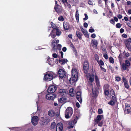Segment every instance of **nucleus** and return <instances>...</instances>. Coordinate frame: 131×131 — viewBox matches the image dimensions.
<instances>
[{
	"label": "nucleus",
	"mask_w": 131,
	"mask_h": 131,
	"mask_svg": "<svg viewBox=\"0 0 131 131\" xmlns=\"http://www.w3.org/2000/svg\"><path fill=\"white\" fill-rule=\"evenodd\" d=\"M83 66H85V67H89V63L88 61H85L84 62Z\"/></svg>",
	"instance_id": "33"
},
{
	"label": "nucleus",
	"mask_w": 131,
	"mask_h": 131,
	"mask_svg": "<svg viewBox=\"0 0 131 131\" xmlns=\"http://www.w3.org/2000/svg\"><path fill=\"white\" fill-rule=\"evenodd\" d=\"M126 45L127 49L129 50H131V46L129 42L126 43Z\"/></svg>",
	"instance_id": "29"
},
{
	"label": "nucleus",
	"mask_w": 131,
	"mask_h": 131,
	"mask_svg": "<svg viewBox=\"0 0 131 131\" xmlns=\"http://www.w3.org/2000/svg\"><path fill=\"white\" fill-rule=\"evenodd\" d=\"M61 32L57 28H54L52 29L50 32L51 36L52 38H55L56 36H59L60 35Z\"/></svg>",
	"instance_id": "3"
},
{
	"label": "nucleus",
	"mask_w": 131,
	"mask_h": 131,
	"mask_svg": "<svg viewBox=\"0 0 131 131\" xmlns=\"http://www.w3.org/2000/svg\"><path fill=\"white\" fill-rule=\"evenodd\" d=\"M50 121V119L49 118H46L45 119L42 121L43 124V125H46L48 124V123Z\"/></svg>",
	"instance_id": "25"
},
{
	"label": "nucleus",
	"mask_w": 131,
	"mask_h": 131,
	"mask_svg": "<svg viewBox=\"0 0 131 131\" xmlns=\"http://www.w3.org/2000/svg\"><path fill=\"white\" fill-rule=\"evenodd\" d=\"M83 33L86 37L88 38H89V34L86 31H85L83 32Z\"/></svg>",
	"instance_id": "32"
},
{
	"label": "nucleus",
	"mask_w": 131,
	"mask_h": 131,
	"mask_svg": "<svg viewBox=\"0 0 131 131\" xmlns=\"http://www.w3.org/2000/svg\"><path fill=\"white\" fill-rule=\"evenodd\" d=\"M83 26L84 27L86 28L88 27V24L87 23L85 22L84 23Z\"/></svg>",
	"instance_id": "56"
},
{
	"label": "nucleus",
	"mask_w": 131,
	"mask_h": 131,
	"mask_svg": "<svg viewBox=\"0 0 131 131\" xmlns=\"http://www.w3.org/2000/svg\"><path fill=\"white\" fill-rule=\"evenodd\" d=\"M103 113V111L102 109H99V114H101Z\"/></svg>",
	"instance_id": "60"
},
{
	"label": "nucleus",
	"mask_w": 131,
	"mask_h": 131,
	"mask_svg": "<svg viewBox=\"0 0 131 131\" xmlns=\"http://www.w3.org/2000/svg\"><path fill=\"white\" fill-rule=\"evenodd\" d=\"M63 128V125L61 123H58L56 127V131H62Z\"/></svg>",
	"instance_id": "9"
},
{
	"label": "nucleus",
	"mask_w": 131,
	"mask_h": 131,
	"mask_svg": "<svg viewBox=\"0 0 131 131\" xmlns=\"http://www.w3.org/2000/svg\"><path fill=\"white\" fill-rule=\"evenodd\" d=\"M116 80L118 82L120 81L121 80V78L120 77H117L115 78Z\"/></svg>",
	"instance_id": "50"
},
{
	"label": "nucleus",
	"mask_w": 131,
	"mask_h": 131,
	"mask_svg": "<svg viewBox=\"0 0 131 131\" xmlns=\"http://www.w3.org/2000/svg\"><path fill=\"white\" fill-rule=\"evenodd\" d=\"M125 64L129 67L130 65V62L129 60H125Z\"/></svg>",
	"instance_id": "36"
},
{
	"label": "nucleus",
	"mask_w": 131,
	"mask_h": 131,
	"mask_svg": "<svg viewBox=\"0 0 131 131\" xmlns=\"http://www.w3.org/2000/svg\"><path fill=\"white\" fill-rule=\"evenodd\" d=\"M66 90L63 89H61L59 90V93L61 95H63L66 94Z\"/></svg>",
	"instance_id": "16"
},
{
	"label": "nucleus",
	"mask_w": 131,
	"mask_h": 131,
	"mask_svg": "<svg viewBox=\"0 0 131 131\" xmlns=\"http://www.w3.org/2000/svg\"><path fill=\"white\" fill-rule=\"evenodd\" d=\"M109 60L110 62V63H112V64H113L114 63V61L113 58L111 57H110L109 58Z\"/></svg>",
	"instance_id": "34"
},
{
	"label": "nucleus",
	"mask_w": 131,
	"mask_h": 131,
	"mask_svg": "<svg viewBox=\"0 0 131 131\" xmlns=\"http://www.w3.org/2000/svg\"><path fill=\"white\" fill-rule=\"evenodd\" d=\"M94 56L95 60L98 63V55L97 54H95L94 55Z\"/></svg>",
	"instance_id": "39"
},
{
	"label": "nucleus",
	"mask_w": 131,
	"mask_h": 131,
	"mask_svg": "<svg viewBox=\"0 0 131 131\" xmlns=\"http://www.w3.org/2000/svg\"><path fill=\"white\" fill-rule=\"evenodd\" d=\"M110 95L111 96V99H116V98L115 96L114 92L113 90H111Z\"/></svg>",
	"instance_id": "20"
},
{
	"label": "nucleus",
	"mask_w": 131,
	"mask_h": 131,
	"mask_svg": "<svg viewBox=\"0 0 131 131\" xmlns=\"http://www.w3.org/2000/svg\"><path fill=\"white\" fill-rule=\"evenodd\" d=\"M78 119V117L77 116H75L73 119L70 122V124L72 125L75 124L77 122Z\"/></svg>",
	"instance_id": "19"
},
{
	"label": "nucleus",
	"mask_w": 131,
	"mask_h": 131,
	"mask_svg": "<svg viewBox=\"0 0 131 131\" xmlns=\"http://www.w3.org/2000/svg\"><path fill=\"white\" fill-rule=\"evenodd\" d=\"M122 79L124 83L125 87L127 89H128L129 86L126 79L123 77L122 78Z\"/></svg>",
	"instance_id": "15"
},
{
	"label": "nucleus",
	"mask_w": 131,
	"mask_h": 131,
	"mask_svg": "<svg viewBox=\"0 0 131 131\" xmlns=\"http://www.w3.org/2000/svg\"><path fill=\"white\" fill-rule=\"evenodd\" d=\"M61 45L60 44H59L56 46L57 49L58 50H60L61 49Z\"/></svg>",
	"instance_id": "35"
},
{
	"label": "nucleus",
	"mask_w": 131,
	"mask_h": 131,
	"mask_svg": "<svg viewBox=\"0 0 131 131\" xmlns=\"http://www.w3.org/2000/svg\"><path fill=\"white\" fill-rule=\"evenodd\" d=\"M53 57L55 58H56L58 56L56 53H54L52 54Z\"/></svg>",
	"instance_id": "53"
},
{
	"label": "nucleus",
	"mask_w": 131,
	"mask_h": 131,
	"mask_svg": "<svg viewBox=\"0 0 131 131\" xmlns=\"http://www.w3.org/2000/svg\"><path fill=\"white\" fill-rule=\"evenodd\" d=\"M56 127V124L55 122H53L51 123V129H54Z\"/></svg>",
	"instance_id": "31"
},
{
	"label": "nucleus",
	"mask_w": 131,
	"mask_h": 131,
	"mask_svg": "<svg viewBox=\"0 0 131 131\" xmlns=\"http://www.w3.org/2000/svg\"><path fill=\"white\" fill-rule=\"evenodd\" d=\"M89 67H85V66H83L84 72L85 74H86L88 73L89 70Z\"/></svg>",
	"instance_id": "26"
},
{
	"label": "nucleus",
	"mask_w": 131,
	"mask_h": 131,
	"mask_svg": "<svg viewBox=\"0 0 131 131\" xmlns=\"http://www.w3.org/2000/svg\"><path fill=\"white\" fill-rule=\"evenodd\" d=\"M57 88L56 86L51 85L47 89L48 92L50 93H53L56 90Z\"/></svg>",
	"instance_id": "6"
},
{
	"label": "nucleus",
	"mask_w": 131,
	"mask_h": 131,
	"mask_svg": "<svg viewBox=\"0 0 131 131\" xmlns=\"http://www.w3.org/2000/svg\"><path fill=\"white\" fill-rule=\"evenodd\" d=\"M99 64L100 67V69L102 71L105 72L106 70L104 66V62L102 60H100Z\"/></svg>",
	"instance_id": "12"
},
{
	"label": "nucleus",
	"mask_w": 131,
	"mask_h": 131,
	"mask_svg": "<svg viewBox=\"0 0 131 131\" xmlns=\"http://www.w3.org/2000/svg\"><path fill=\"white\" fill-rule=\"evenodd\" d=\"M55 2L56 4L57 5H56L54 6V9L56 12L57 13H60L61 12V10L59 8H58L57 6H59V5L57 3V2L56 1H55Z\"/></svg>",
	"instance_id": "22"
},
{
	"label": "nucleus",
	"mask_w": 131,
	"mask_h": 131,
	"mask_svg": "<svg viewBox=\"0 0 131 131\" xmlns=\"http://www.w3.org/2000/svg\"><path fill=\"white\" fill-rule=\"evenodd\" d=\"M68 61L67 59H61L59 58V62L60 63L61 65H64Z\"/></svg>",
	"instance_id": "17"
},
{
	"label": "nucleus",
	"mask_w": 131,
	"mask_h": 131,
	"mask_svg": "<svg viewBox=\"0 0 131 131\" xmlns=\"http://www.w3.org/2000/svg\"><path fill=\"white\" fill-rule=\"evenodd\" d=\"M122 36L124 38H126L127 37V35L125 34H123L122 35Z\"/></svg>",
	"instance_id": "63"
},
{
	"label": "nucleus",
	"mask_w": 131,
	"mask_h": 131,
	"mask_svg": "<svg viewBox=\"0 0 131 131\" xmlns=\"http://www.w3.org/2000/svg\"><path fill=\"white\" fill-rule=\"evenodd\" d=\"M67 100V98L65 97H62L59 98V103H64L66 102Z\"/></svg>",
	"instance_id": "21"
},
{
	"label": "nucleus",
	"mask_w": 131,
	"mask_h": 131,
	"mask_svg": "<svg viewBox=\"0 0 131 131\" xmlns=\"http://www.w3.org/2000/svg\"><path fill=\"white\" fill-rule=\"evenodd\" d=\"M94 121L96 124H98V115L97 116L96 119H95Z\"/></svg>",
	"instance_id": "45"
},
{
	"label": "nucleus",
	"mask_w": 131,
	"mask_h": 131,
	"mask_svg": "<svg viewBox=\"0 0 131 131\" xmlns=\"http://www.w3.org/2000/svg\"><path fill=\"white\" fill-rule=\"evenodd\" d=\"M73 113V110L72 108L69 107H68L65 111V117L66 118H69L72 116Z\"/></svg>",
	"instance_id": "4"
},
{
	"label": "nucleus",
	"mask_w": 131,
	"mask_h": 131,
	"mask_svg": "<svg viewBox=\"0 0 131 131\" xmlns=\"http://www.w3.org/2000/svg\"><path fill=\"white\" fill-rule=\"evenodd\" d=\"M76 97L81 96V93L80 91H78L77 93Z\"/></svg>",
	"instance_id": "43"
},
{
	"label": "nucleus",
	"mask_w": 131,
	"mask_h": 131,
	"mask_svg": "<svg viewBox=\"0 0 131 131\" xmlns=\"http://www.w3.org/2000/svg\"><path fill=\"white\" fill-rule=\"evenodd\" d=\"M89 31L91 33L93 32L94 31V29L93 28L89 29Z\"/></svg>",
	"instance_id": "55"
},
{
	"label": "nucleus",
	"mask_w": 131,
	"mask_h": 131,
	"mask_svg": "<svg viewBox=\"0 0 131 131\" xmlns=\"http://www.w3.org/2000/svg\"><path fill=\"white\" fill-rule=\"evenodd\" d=\"M101 48L102 50L105 52L107 53L105 47L104 45H102L101 46Z\"/></svg>",
	"instance_id": "37"
},
{
	"label": "nucleus",
	"mask_w": 131,
	"mask_h": 131,
	"mask_svg": "<svg viewBox=\"0 0 131 131\" xmlns=\"http://www.w3.org/2000/svg\"><path fill=\"white\" fill-rule=\"evenodd\" d=\"M58 19L59 21H63L64 20V18L62 16H61L60 17H59L58 18Z\"/></svg>",
	"instance_id": "40"
},
{
	"label": "nucleus",
	"mask_w": 131,
	"mask_h": 131,
	"mask_svg": "<svg viewBox=\"0 0 131 131\" xmlns=\"http://www.w3.org/2000/svg\"><path fill=\"white\" fill-rule=\"evenodd\" d=\"M98 93V91L97 89L94 88L92 89V96L93 97L95 98H96L97 97Z\"/></svg>",
	"instance_id": "13"
},
{
	"label": "nucleus",
	"mask_w": 131,
	"mask_h": 131,
	"mask_svg": "<svg viewBox=\"0 0 131 131\" xmlns=\"http://www.w3.org/2000/svg\"><path fill=\"white\" fill-rule=\"evenodd\" d=\"M56 95L55 94H53L52 93H48L46 95V98L48 100H53L54 98L56 97Z\"/></svg>",
	"instance_id": "7"
},
{
	"label": "nucleus",
	"mask_w": 131,
	"mask_h": 131,
	"mask_svg": "<svg viewBox=\"0 0 131 131\" xmlns=\"http://www.w3.org/2000/svg\"><path fill=\"white\" fill-rule=\"evenodd\" d=\"M56 76V74L53 72H48L44 76L43 79L45 81H49L52 80Z\"/></svg>",
	"instance_id": "2"
},
{
	"label": "nucleus",
	"mask_w": 131,
	"mask_h": 131,
	"mask_svg": "<svg viewBox=\"0 0 131 131\" xmlns=\"http://www.w3.org/2000/svg\"><path fill=\"white\" fill-rule=\"evenodd\" d=\"M54 114L55 113L54 111L52 110H50L48 112V115L51 117L54 116Z\"/></svg>",
	"instance_id": "24"
},
{
	"label": "nucleus",
	"mask_w": 131,
	"mask_h": 131,
	"mask_svg": "<svg viewBox=\"0 0 131 131\" xmlns=\"http://www.w3.org/2000/svg\"><path fill=\"white\" fill-rule=\"evenodd\" d=\"M75 18L77 21L78 22L79 20V14L78 10L76 11Z\"/></svg>",
	"instance_id": "27"
},
{
	"label": "nucleus",
	"mask_w": 131,
	"mask_h": 131,
	"mask_svg": "<svg viewBox=\"0 0 131 131\" xmlns=\"http://www.w3.org/2000/svg\"><path fill=\"white\" fill-rule=\"evenodd\" d=\"M73 50L74 51V52L75 53V55L76 56H77V51L76 50V49L75 47L72 48Z\"/></svg>",
	"instance_id": "51"
},
{
	"label": "nucleus",
	"mask_w": 131,
	"mask_h": 131,
	"mask_svg": "<svg viewBox=\"0 0 131 131\" xmlns=\"http://www.w3.org/2000/svg\"><path fill=\"white\" fill-rule=\"evenodd\" d=\"M84 15L85 16V17L83 18V20H86L88 19V16L87 14H85Z\"/></svg>",
	"instance_id": "46"
},
{
	"label": "nucleus",
	"mask_w": 131,
	"mask_h": 131,
	"mask_svg": "<svg viewBox=\"0 0 131 131\" xmlns=\"http://www.w3.org/2000/svg\"><path fill=\"white\" fill-rule=\"evenodd\" d=\"M103 57L105 58L107 60L108 58V56L107 54H106V53H103Z\"/></svg>",
	"instance_id": "44"
},
{
	"label": "nucleus",
	"mask_w": 131,
	"mask_h": 131,
	"mask_svg": "<svg viewBox=\"0 0 131 131\" xmlns=\"http://www.w3.org/2000/svg\"><path fill=\"white\" fill-rule=\"evenodd\" d=\"M104 121V118L103 115H99V121Z\"/></svg>",
	"instance_id": "30"
},
{
	"label": "nucleus",
	"mask_w": 131,
	"mask_h": 131,
	"mask_svg": "<svg viewBox=\"0 0 131 131\" xmlns=\"http://www.w3.org/2000/svg\"><path fill=\"white\" fill-rule=\"evenodd\" d=\"M77 99L78 100L80 103H81L82 102V98L81 97V96H78L76 97Z\"/></svg>",
	"instance_id": "38"
},
{
	"label": "nucleus",
	"mask_w": 131,
	"mask_h": 131,
	"mask_svg": "<svg viewBox=\"0 0 131 131\" xmlns=\"http://www.w3.org/2000/svg\"><path fill=\"white\" fill-rule=\"evenodd\" d=\"M128 67L125 64V63H123L122 65V70H126Z\"/></svg>",
	"instance_id": "28"
},
{
	"label": "nucleus",
	"mask_w": 131,
	"mask_h": 131,
	"mask_svg": "<svg viewBox=\"0 0 131 131\" xmlns=\"http://www.w3.org/2000/svg\"><path fill=\"white\" fill-rule=\"evenodd\" d=\"M96 37V35L95 34H92L91 35V37L92 38H95V37Z\"/></svg>",
	"instance_id": "61"
},
{
	"label": "nucleus",
	"mask_w": 131,
	"mask_h": 131,
	"mask_svg": "<svg viewBox=\"0 0 131 131\" xmlns=\"http://www.w3.org/2000/svg\"><path fill=\"white\" fill-rule=\"evenodd\" d=\"M89 80L90 82H92L94 81V78L93 77H92L91 76H90L89 79Z\"/></svg>",
	"instance_id": "42"
},
{
	"label": "nucleus",
	"mask_w": 131,
	"mask_h": 131,
	"mask_svg": "<svg viewBox=\"0 0 131 131\" xmlns=\"http://www.w3.org/2000/svg\"><path fill=\"white\" fill-rule=\"evenodd\" d=\"M73 91H74V89L72 88H71L69 90V93H71V94H73Z\"/></svg>",
	"instance_id": "47"
},
{
	"label": "nucleus",
	"mask_w": 131,
	"mask_h": 131,
	"mask_svg": "<svg viewBox=\"0 0 131 131\" xmlns=\"http://www.w3.org/2000/svg\"><path fill=\"white\" fill-rule=\"evenodd\" d=\"M59 77L61 79L65 78L66 77V73L65 71L62 69H59L58 71Z\"/></svg>",
	"instance_id": "5"
},
{
	"label": "nucleus",
	"mask_w": 131,
	"mask_h": 131,
	"mask_svg": "<svg viewBox=\"0 0 131 131\" xmlns=\"http://www.w3.org/2000/svg\"><path fill=\"white\" fill-rule=\"evenodd\" d=\"M76 35L80 40H82V35L80 32L78 31H77L76 32Z\"/></svg>",
	"instance_id": "18"
},
{
	"label": "nucleus",
	"mask_w": 131,
	"mask_h": 131,
	"mask_svg": "<svg viewBox=\"0 0 131 131\" xmlns=\"http://www.w3.org/2000/svg\"><path fill=\"white\" fill-rule=\"evenodd\" d=\"M51 27L53 28H56L57 27H56V25L54 24L52 22H51L50 23Z\"/></svg>",
	"instance_id": "41"
},
{
	"label": "nucleus",
	"mask_w": 131,
	"mask_h": 131,
	"mask_svg": "<svg viewBox=\"0 0 131 131\" xmlns=\"http://www.w3.org/2000/svg\"><path fill=\"white\" fill-rule=\"evenodd\" d=\"M31 122L32 125L34 126L36 125L38 123V118L37 116H34L32 117Z\"/></svg>",
	"instance_id": "8"
},
{
	"label": "nucleus",
	"mask_w": 131,
	"mask_h": 131,
	"mask_svg": "<svg viewBox=\"0 0 131 131\" xmlns=\"http://www.w3.org/2000/svg\"><path fill=\"white\" fill-rule=\"evenodd\" d=\"M72 78H70L69 81L71 83V81H72V83L76 81L78 79V73L77 69L75 68H72L71 71Z\"/></svg>",
	"instance_id": "1"
},
{
	"label": "nucleus",
	"mask_w": 131,
	"mask_h": 131,
	"mask_svg": "<svg viewBox=\"0 0 131 131\" xmlns=\"http://www.w3.org/2000/svg\"><path fill=\"white\" fill-rule=\"evenodd\" d=\"M63 28L64 30H68L70 27V25L69 23L66 21L63 22Z\"/></svg>",
	"instance_id": "11"
},
{
	"label": "nucleus",
	"mask_w": 131,
	"mask_h": 131,
	"mask_svg": "<svg viewBox=\"0 0 131 131\" xmlns=\"http://www.w3.org/2000/svg\"><path fill=\"white\" fill-rule=\"evenodd\" d=\"M67 50V48L65 47H63L62 49V51L64 52H66Z\"/></svg>",
	"instance_id": "59"
},
{
	"label": "nucleus",
	"mask_w": 131,
	"mask_h": 131,
	"mask_svg": "<svg viewBox=\"0 0 131 131\" xmlns=\"http://www.w3.org/2000/svg\"><path fill=\"white\" fill-rule=\"evenodd\" d=\"M104 122V121H103V122H102V121H101V122L100 121H99V126H101L102 125L103 123Z\"/></svg>",
	"instance_id": "49"
},
{
	"label": "nucleus",
	"mask_w": 131,
	"mask_h": 131,
	"mask_svg": "<svg viewBox=\"0 0 131 131\" xmlns=\"http://www.w3.org/2000/svg\"><path fill=\"white\" fill-rule=\"evenodd\" d=\"M88 4L90 5H92L93 4L92 2L90 0H89L88 2Z\"/></svg>",
	"instance_id": "58"
},
{
	"label": "nucleus",
	"mask_w": 131,
	"mask_h": 131,
	"mask_svg": "<svg viewBox=\"0 0 131 131\" xmlns=\"http://www.w3.org/2000/svg\"><path fill=\"white\" fill-rule=\"evenodd\" d=\"M60 54L61 56V57L62 58H63V53L62 51H61L60 52Z\"/></svg>",
	"instance_id": "62"
},
{
	"label": "nucleus",
	"mask_w": 131,
	"mask_h": 131,
	"mask_svg": "<svg viewBox=\"0 0 131 131\" xmlns=\"http://www.w3.org/2000/svg\"><path fill=\"white\" fill-rule=\"evenodd\" d=\"M110 23L112 24H114L115 23L114 21V20L113 19H111L110 20Z\"/></svg>",
	"instance_id": "54"
},
{
	"label": "nucleus",
	"mask_w": 131,
	"mask_h": 131,
	"mask_svg": "<svg viewBox=\"0 0 131 131\" xmlns=\"http://www.w3.org/2000/svg\"><path fill=\"white\" fill-rule=\"evenodd\" d=\"M91 44L92 47L94 49H96L97 48L98 42L95 39H92L91 41Z\"/></svg>",
	"instance_id": "14"
},
{
	"label": "nucleus",
	"mask_w": 131,
	"mask_h": 131,
	"mask_svg": "<svg viewBox=\"0 0 131 131\" xmlns=\"http://www.w3.org/2000/svg\"><path fill=\"white\" fill-rule=\"evenodd\" d=\"M104 93L105 95H108L109 94V91L107 90H105L104 91Z\"/></svg>",
	"instance_id": "52"
},
{
	"label": "nucleus",
	"mask_w": 131,
	"mask_h": 131,
	"mask_svg": "<svg viewBox=\"0 0 131 131\" xmlns=\"http://www.w3.org/2000/svg\"><path fill=\"white\" fill-rule=\"evenodd\" d=\"M76 105L77 107L79 108L80 107V104L78 102H77L76 104Z\"/></svg>",
	"instance_id": "64"
},
{
	"label": "nucleus",
	"mask_w": 131,
	"mask_h": 131,
	"mask_svg": "<svg viewBox=\"0 0 131 131\" xmlns=\"http://www.w3.org/2000/svg\"><path fill=\"white\" fill-rule=\"evenodd\" d=\"M112 100L108 103V104L111 105H113L115 104L116 102V99H112Z\"/></svg>",
	"instance_id": "23"
},
{
	"label": "nucleus",
	"mask_w": 131,
	"mask_h": 131,
	"mask_svg": "<svg viewBox=\"0 0 131 131\" xmlns=\"http://www.w3.org/2000/svg\"><path fill=\"white\" fill-rule=\"evenodd\" d=\"M117 17L119 19H121L122 18V16L120 14H118L117 15Z\"/></svg>",
	"instance_id": "57"
},
{
	"label": "nucleus",
	"mask_w": 131,
	"mask_h": 131,
	"mask_svg": "<svg viewBox=\"0 0 131 131\" xmlns=\"http://www.w3.org/2000/svg\"><path fill=\"white\" fill-rule=\"evenodd\" d=\"M124 111L125 114H128L130 112L131 108L128 104L126 103V104L125 107L124 109Z\"/></svg>",
	"instance_id": "10"
},
{
	"label": "nucleus",
	"mask_w": 131,
	"mask_h": 131,
	"mask_svg": "<svg viewBox=\"0 0 131 131\" xmlns=\"http://www.w3.org/2000/svg\"><path fill=\"white\" fill-rule=\"evenodd\" d=\"M116 27L118 28H120L121 27V25L120 23H118L116 25Z\"/></svg>",
	"instance_id": "48"
}]
</instances>
